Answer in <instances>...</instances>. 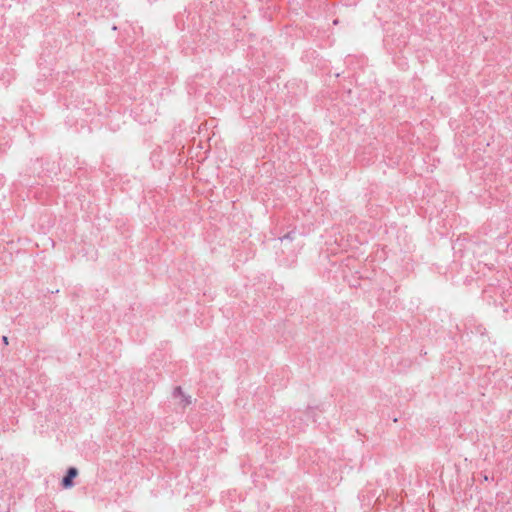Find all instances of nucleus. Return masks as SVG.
I'll list each match as a JSON object with an SVG mask.
<instances>
[{"mask_svg":"<svg viewBox=\"0 0 512 512\" xmlns=\"http://www.w3.org/2000/svg\"><path fill=\"white\" fill-rule=\"evenodd\" d=\"M314 413V409L309 407L308 410H307V415L308 416H311V417H314L312 414ZM313 422H316V419L313 418Z\"/></svg>","mask_w":512,"mask_h":512,"instance_id":"nucleus-5","label":"nucleus"},{"mask_svg":"<svg viewBox=\"0 0 512 512\" xmlns=\"http://www.w3.org/2000/svg\"><path fill=\"white\" fill-rule=\"evenodd\" d=\"M483 481H489L490 478L487 474H481Z\"/></svg>","mask_w":512,"mask_h":512,"instance_id":"nucleus-7","label":"nucleus"},{"mask_svg":"<svg viewBox=\"0 0 512 512\" xmlns=\"http://www.w3.org/2000/svg\"><path fill=\"white\" fill-rule=\"evenodd\" d=\"M1 341L4 345H8L9 344V339L7 336H2L1 338Z\"/></svg>","mask_w":512,"mask_h":512,"instance_id":"nucleus-6","label":"nucleus"},{"mask_svg":"<svg viewBox=\"0 0 512 512\" xmlns=\"http://www.w3.org/2000/svg\"><path fill=\"white\" fill-rule=\"evenodd\" d=\"M181 404H182L183 408H185L188 405H190L191 404V397L189 395H185L184 394V397H181Z\"/></svg>","mask_w":512,"mask_h":512,"instance_id":"nucleus-4","label":"nucleus"},{"mask_svg":"<svg viewBox=\"0 0 512 512\" xmlns=\"http://www.w3.org/2000/svg\"><path fill=\"white\" fill-rule=\"evenodd\" d=\"M294 237H295V232L294 231H290L288 233H286L284 236L280 237L279 239L281 241H284V240H294Z\"/></svg>","mask_w":512,"mask_h":512,"instance_id":"nucleus-3","label":"nucleus"},{"mask_svg":"<svg viewBox=\"0 0 512 512\" xmlns=\"http://www.w3.org/2000/svg\"><path fill=\"white\" fill-rule=\"evenodd\" d=\"M79 475V471L76 467L70 466L67 468L64 476L60 481V486L63 489H71L75 486V479Z\"/></svg>","mask_w":512,"mask_h":512,"instance_id":"nucleus-1","label":"nucleus"},{"mask_svg":"<svg viewBox=\"0 0 512 512\" xmlns=\"http://www.w3.org/2000/svg\"><path fill=\"white\" fill-rule=\"evenodd\" d=\"M184 391L181 386H175L172 392V396L174 398H181L184 397Z\"/></svg>","mask_w":512,"mask_h":512,"instance_id":"nucleus-2","label":"nucleus"}]
</instances>
